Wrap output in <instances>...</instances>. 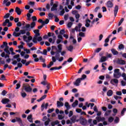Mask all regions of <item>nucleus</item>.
<instances>
[{
    "mask_svg": "<svg viewBox=\"0 0 126 126\" xmlns=\"http://www.w3.org/2000/svg\"><path fill=\"white\" fill-rule=\"evenodd\" d=\"M38 22L41 23V24H48L50 22V20L49 19H46L45 21H43V20L39 19L38 20Z\"/></svg>",
    "mask_w": 126,
    "mask_h": 126,
    "instance_id": "obj_3",
    "label": "nucleus"
},
{
    "mask_svg": "<svg viewBox=\"0 0 126 126\" xmlns=\"http://www.w3.org/2000/svg\"><path fill=\"white\" fill-rule=\"evenodd\" d=\"M96 121H97L98 123H100V122H104V121H106V118L104 117H101L100 116H97L95 118Z\"/></svg>",
    "mask_w": 126,
    "mask_h": 126,
    "instance_id": "obj_6",
    "label": "nucleus"
},
{
    "mask_svg": "<svg viewBox=\"0 0 126 126\" xmlns=\"http://www.w3.org/2000/svg\"><path fill=\"white\" fill-rule=\"evenodd\" d=\"M121 73H114V77L115 78H120L121 77Z\"/></svg>",
    "mask_w": 126,
    "mask_h": 126,
    "instance_id": "obj_19",
    "label": "nucleus"
},
{
    "mask_svg": "<svg viewBox=\"0 0 126 126\" xmlns=\"http://www.w3.org/2000/svg\"><path fill=\"white\" fill-rule=\"evenodd\" d=\"M22 87L23 90H24L27 93H31L32 92V88L28 85V84H23Z\"/></svg>",
    "mask_w": 126,
    "mask_h": 126,
    "instance_id": "obj_1",
    "label": "nucleus"
},
{
    "mask_svg": "<svg viewBox=\"0 0 126 126\" xmlns=\"http://www.w3.org/2000/svg\"><path fill=\"white\" fill-rule=\"evenodd\" d=\"M21 35V33L20 32L16 33V32H14L13 33V36H14L15 37H19Z\"/></svg>",
    "mask_w": 126,
    "mask_h": 126,
    "instance_id": "obj_32",
    "label": "nucleus"
},
{
    "mask_svg": "<svg viewBox=\"0 0 126 126\" xmlns=\"http://www.w3.org/2000/svg\"><path fill=\"white\" fill-rule=\"evenodd\" d=\"M16 120L17 122L19 123V124H21V125H22V120H21V118H19V117H16Z\"/></svg>",
    "mask_w": 126,
    "mask_h": 126,
    "instance_id": "obj_37",
    "label": "nucleus"
},
{
    "mask_svg": "<svg viewBox=\"0 0 126 126\" xmlns=\"http://www.w3.org/2000/svg\"><path fill=\"white\" fill-rule=\"evenodd\" d=\"M60 52H56L55 57H54L56 60H59L60 59Z\"/></svg>",
    "mask_w": 126,
    "mask_h": 126,
    "instance_id": "obj_34",
    "label": "nucleus"
},
{
    "mask_svg": "<svg viewBox=\"0 0 126 126\" xmlns=\"http://www.w3.org/2000/svg\"><path fill=\"white\" fill-rule=\"evenodd\" d=\"M10 16V13H7L6 15L4 16V18H8Z\"/></svg>",
    "mask_w": 126,
    "mask_h": 126,
    "instance_id": "obj_63",
    "label": "nucleus"
},
{
    "mask_svg": "<svg viewBox=\"0 0 126 126\" xmlns=\"http://www.w3.org/2000/svg\"><path fill=\"white\" fill-rule=\"evenodd\" d=\"M77 105H78V100H75V101L72 104V107H73V108H75V107H76V106H77Z\"/></svg>",
    "mask_w": 126,
    "mask_h": 126,
    "instance_id": "obj_25",
    "label": "nucleus"
},
{
    "mask_svg": "<svg viewBox=\"0 0 126 126\" xmlns=\"http://www.w3.org/2000/svg\"><path fill=\"white\" fill-rule=\"evenodd\" d=\"M118 11H119V6L116 5L114 7V10L115 17L117 16V14H118Z\"/></svg>",
    "mask_w": 126,
    "mask_h": 126,
    "instance_id": "obj_9",
    "label": "nucleus"
},
{
    "mask_svg": "<svg viewBox=\"0 0 126 126\" xmlns=\"http://www.w3.org/2000/svg\"><path fill=\"white\" fill-rule=\"evenodd\" d=\"M85 26L86 27H89V26H90V27H93V25H92L90 26V24L87 22H86Z\"/></svg>",
    "mask_w": 126,
    "mask_h": 126,
    "instance_id": "obj_49",
    "label": "nucleus"
},
{
    "mask_svg": "<svg viewBox=\"0 0 126 126\" xmlns=\"http://www.w3.org/2000/svg\"><path fill=\"white\" fill-rule=\"evenodd\" d=\"M64 106L66 108V110H69L70 109V105H69V103L68 102H65Z\"/></svg>",
    "mask_w": 126,
    "mask_h": 126,
    "instance_id": "obj_28",
    "label": "nucleus"
},
{
    "mask_svg": "<svg viewBox=\"0 0 126 126\" xmlns=\"http://www.w3.org/2000/svg\"><path fill=\"white\" fill-rule=\"evenodd\" d=\"M61 68H63V66H60L59 67L55 66V67H51L50 69V70H59L61 69Z\"/></svg>",
    "mask_w": 126,
    "mask_h": 126,
    "instance_id": "obj_14",
    "label": "nucleus"
},
{
    "mask_svg": "<svg viewBox=\"0 0 126 126\" xmlns=\"http://www.w3.org/2000/svg\"><path fill=\"white\" fill-rule=\"evenodd\" d=\"M21 95L23 98H25L26 96H27V94L26 93L24 92L23 91V90H22V91L21 92Z\"/></svg>",
    "mask_w": 126,
    "mask_h": 126,
    "instance_id": "obj_27",
    "label": "nucleus"
},
{
    "mask_svg": "<svg viewBox=\"0 0 126 126\" xmlns=\"http://www.w3.org/2000/svg\"><path fill=\"white\" fill-rule=\"evenodd\" d=\"M79 36H80V37H85V33L83 32H80L79 33Z\"/></svg>",
    "mask_w": 126,
    "mask_h": 126,
    "instance_id": "obj_42",
    "label": "nucleus"
},
{
    "mask_svg": "<svg viewBox=\"0 0 126 126\" xmlns=\"http://www.w3.org/2000/svg\"><path fill=\"white\" fill-rule=\"evenodd\" d=\"M20 83H21V82L19 81V83H17L16 85V89H19L20 88V87L21 86V85H20Z\"/></svg>",
    "mask_w": 126,
    "mask_h": 126,
    "instance_id": "obj_39",
    "label": "nucleus"
},
{
    "mask_svg": "<svg viewBox=\"0 0 126 126\" xmlns=\"http://www.w3.org/2000/svg\"><path fill=\"white\" fill-rule=\"evenodd\" d=\"M120 121V118L118 117H116V119L114 120V123L115 124H118Z\"/></svg>",
    "mask_w": 126,
    "mask_h": 126,
    "instance_id": "obj_43",
    "label": "nucleus"
},
{
    "mask_svg": "<svg viewBox=\"0 0 126 126\" xmlns=\"http://www.w3.org/2000/svg\"><path fill=\"white\" fill-rule=\"evenodd\" d=\"M2 104H3L4 105H5L6 104H8V103H9V102H10V100H9V99L8 98H3L1 101Z\"/></svg>",
    "mask_w": 126,
    "mask_h": 126,
    "instance_id": "obj_7",
    "label": "nucleus"
},
{
    "mask_svg": "<svg viewBox=\"0 0 126 126\" xmlns=\"http://www.w3.org/2000/svg\"><path fill=\"white\" fill-rule=\"evenodd\" d=\"M110 83L112 84V85H115V84H118L119 83V80H118V79H112L110 81Z\"/></svg>",
    "mask_w": 126,
    "mask_h": 126,
    "instance_id": "obj_8",
    "label": "nucleus"
},
{
    "mask_svg": "<svg viewBox=\"0 0 126 126\" xmlns=\"http://www.w3.org/2000/svg\"><path fill=\"white\" fill-rule=\"evenodd\" d=\"M118 49H119V50H124V49H125V45H124L123 44L119 45L118 46Z\"/></svg>",
    "mask_w": 126,
    "mask_h": 126,
    "instance_id": "obj_36",
    "label": "nucleus"
},
{
    "mask_svg": "<svg viewBox=\"0 0 126 126\" xmlns=\"http://www.w3.org/2000/svg\"><path fill=\"white\" fill-rule=\"evenodd\" d=\"M70 120L71 121V122L72 124H74V123L76 122V117L75 116H73L71 118Z\"/></svg>",
    "mask_w": 126,
    "mask_h": 126,
    "instance_id": "obj_21",
    "label": "nucleus"
},
{
    "mask_svg": "<svg viewBox=\"0 0 126 126\" xmlns=\"http://www.w3.org/2000/svg\"><path fill=\"white\" fill-rule=\"evenodd\" d=\"M20 57V55L18 54L13 56V59H18Z\"/></svg>",
    "mask_w": 126,
    "mask_h": 126,
    "instance_id": "obj_64",
    "label": "nucleus"
},
{
    "mask_svg": "<svg viewBox=\"0 0 126 126\" xmlns=\"http://www.w3.org/2000/svg\"><path fill=\"white\" fill-rule=\"evenodd\" d=\"M46 97H47V95L45 94V95H43L41 98L37 99V101L41 102V101H43V100H44V99H46Z\"/></svg>",
    "mask_w": 126,
    "mask_h": 126,
    "instance_id": "obj_23",
    "label": "nucleus"
},
{
    "mask_svg": "<svg viewBox=\"0 0 126 126\" xmlns=\"http://www.w3.org/2000/svg\"><path fill=\"white\" fill-rule=\"evenodd\" d=\"M81 83V79L79 78L76 80L75 82H73L74 85L75 86H79V84Z\"/></svg>",
    "mask_w": 126,
    "mask_h": 126,
    "instance_id": "obj_5",
    "label": "nucleus"
},
{
    "mask_svg": "<svg viewBox=\"0 0 126 126\" xmlns=\"http://www.w3.org/2000/svg\"><path fill=\"white\" fill-rule=\"evenodd\" d=\"M59 124H60V121H58V120H56L55 121H53L51 123V126H55L57 125H59Z\"/></svg>",
    "mask_w": 126,
    "mask_h": 126,
    "instance_id": "obj_24",
    "label": "nucleus"
},
{
    "mask_svg": "<svg viewBox=\"0 0 126 126\" xmlns=\"http://www.w3.org/2000/svg\"><path fill=\"white\" fill-rule=\"evenodd\" d=\"M20 33H21V34H25V33H26V30H20Z\"/></svg>",
    "mask_w": 126,
    "mask_h": 126,
    "instance_id": "obj_51",
    "label": "nucleus"
},
{
    "mask_svg": "<svg viewBox=\"0 0 126 126\" xmlns=\"http://www.w3.org/2000/svg\"><path fill=\"white\" fill-rule=\"evenodd\" d=\"M64 12H65L64 9H63L62 11H61L60 15H61V16H63V15L64 14Z\"/></svg>",
    "mask_w": 126,
    "mask_h": 126,
    "instance_id": "obj_57",
    "label": "nucleus"
},
{
    "mask_svg": "<svg viewBox=\"0 0 126 126\" xmlns=\"http://www.w3.org/2000/svg\"><path fill=\"white\" fill-rule=\"evenodd\" d=\"M52 61L50 62V63L47 65V68H50V67H51L52 65H54V63H56V60L55 57H52Z\"/></svg>",
    "mask_w": 126,
    "mask_h": 126,
    "instance_id": "obj_2",
    "label": "nucleus"
},
{
    "mask_svg": "<svg viewBox=\"0 0 126 126\" xmlns=\"http://www.w3.org/2000/svg\"><path fill=\"white\" fill-rule=\"evenodd\" d=\"M121 85L122 86H126V82L125 81L122 80L121 81Z\"/></svg>",
    "mask_w": 126,
    "mask_h": 126,
    "instance_id": "obj_58",
    "label": "nucleus"
},
{
    "mask_svg": "<svg viewBox=\"0 0 126 126\" xmlns=\"http://www.w3.org/2000/svg\"><path fill=\"white\" fill-rule=\"evenodd\" d=\"M102 50V48H98L95 50V53H99L101 50Z\"/></svg>",
    "mask_w": 126,
    "mask_h": 126,
    "instance_id": "obj_62",
    "label": "nucleus"
},
{
    "mask_svg": "<svg viewBox=\"0 0 126 126\" xmlns=\"http://www.w3.org/2000/svg\"><path fill=\"white\" fill-rule=\"evenodd\" d=\"M107 95L109 97L112 96L113 95V91L109 90L107 93Z\"/></svg>",
    "mask_w": 126,
    "mask_h": 126,
    "instance_id": "obj_29",
    "label": "nucleus"
},
{
    "mask_svg": "<svg viewBox=\"0 0 126 126\" xmlns=\"http://www.w3.org/2000/svg\"><path fill=\"white\" fill-rule=\"evenodd\" d=\"M67 51H69V52H72L73 50V46L72 45H70L69 47H66Z\"/></svg>",
    "mask_w": 126,
    "mask_h": 126,
    "instance_id": "obj_30",
    "label": "nucleus"
},
{
    "mask_svg": "<svg viewBox=\"0 0 126 126\" xmlns=\"http://www.w3.org/2000/svg\"><path fill=\"white\" fill-rule=\"evenodd\" d=\"M54 18H55V21L56 22H59L60 21V19L57 16H55Z\"/></svg>",
    "mask_w": 126,
    "mask_h": 126,
    "instance_id": "obj_59",
    "label": "nucleus"
},
{
    "mask_svg": "<svg viewBox=\"0 0 126 126\" xmlns=\"http://www.w3.org/2000/svg\"><path fill=\"white\" fill-rule=\"evenodd\" d=\"M125 112H126V108H123V109L121 111V115L122 116H124V115H125Z\"/></svg>",
    "mask_w": 126,
    "mask_h": 126,
    "instance_id": "obj_50",
    "label": "nucleus"
},
{
    "mask_svg": "<svg viewBox=\"0 0 126 126\" xmlns=\"http://www.w3.org/2000/svg\"><path fill=\"white\" fill-rule=\"evenodd\" d=\"M54 111H55V109H54V108L49 109L47 111V113H48V114H51V113L54 112Z\"/></svg>",
    "mask_w": 126,
    "mask_h": 126,
    "instance_id": "obj_48",
    "label": "nucleus"
},
{
    "mask_svg": "<svg viewBox=\"0 0 126 126\" xmlns=\"http://www.w3.org/2000/svg\"><path fill=\"white\" fill-rule=\"evenodd\" d=\"M32 21L33 22H34V21H37V17L36 16H32Z\"/></svg>",
    "mask_w": 126,
    "mask_h": 126,
    "instance_id": "obj_53",
    "label": "nucleus"
},
{
    "mask_svg": "<svg viewBox=\"0 0 126 126\" xmlns=\"http://www.w3.org/2000/svg\"><path fill=\"white\" fill-rule=\"evenodd\" d=\"M35 26H36V23L35 22H32L31 23L30 29H33V28H35Z\"/></svg>",
    "mask_w": 126,
    "mask_h": 126,
    "instance_id": "obj_20",
    "label": "nucleus"
},
{
    "mask_svg": "<svg viewBox=\"0 0 126 126\" xmlns=\"http://www.w3.org/2000/svg\"><path fill=\"white\" fill-rule=\"evenodd\" d=\"M9 21V19H6L5 21L3 23L2 26H6V24L7 23H8Z\"/></svg>",
    "mask_w": 126,
    "mask_h": 126,
    "instance_id": "obj_38",
    "label": "nucleus"
},
{
    "mask_svg": "<svg viewBox=\"0 0 126 126\" xmlns=\"http://www.w3.org/2000/svg\"><path fill=\"white\" fill-rule=\"evenodd\" d=\"M106 6L108 8H112L114 6V3L111 0H108L106 3Z\"/></svg>",
    "mask_w": 126,
    "mask_h": 126,
    "instance_id": "obj_4",
    "label": "nucleus"
},
{
    "mask_svg": "<svg viewBox=\"0 0 126 126\" xmlns=\"http://www.w3.org/2000/svg\"><path fill=\"white\" fill-rule=\"evenodd\" d=\"M86 77H87V76L85 74H83L82 75V77L80 78L81 80H84V79H85V78H86Z\"/></svg>",
    "mask_w": 126,
    "mask_h": 126,
    "instance_id": "obj_44",
    "label": "nucleus"
},
{
    "mask_svg": "<svg viewBox=\"0 0 126 126\" xmlns=\"http://www.w3.org/2000/svg\"><path fill=\"white\" fill-rule=\"evenodd\" d=\"M124 19L123 18H122L121 19V20L120 21V22H119L118 26H121L122 25V23H123V22H124Z\"/></svg>",
    "mask_w": 126,
    "mask_h": 126,
    "instance_id": "obj_46",
    "label": "nucleus"
},
{
    "mask_svg": "<svg viewBox=\"0 0 126 126\" xmlns=\"http://www.w3.org/2000/svg\"><path fill=\"white\" fill-rule=\"evenodd\" d=\"M15 11H16V13L18 14V15H20L21 14V12H22V10L20 9V8L18 7H16Z\"/></svg>",
    "mask_w": 126,
    "mask_h": 126,
    "instance_id": "obj_10",
    "label": "nucleus"
},
{
    "mask_svg": "<svg viewBox=\"0 0 126 126\" xmlns=\"http://www.w3.org/2000/svg\"><path fill=\"white\" fill-rule=\"evenodd\" d=\"M112 122H114V118L113 117H110L108 118V123H112Z\"/></svg>",
    "mask_w": 126,
    "mask_h": 126,
    "instance_id": "obj_41",
    "label": "nucleus"
},
{
    "mask_svg": "<svg viewBox=\"0 0 126 126\" xmlns=\"http://www.w3.org/2000/svg\"><path fill=\"white\" fill-rule=\"evenodd\" d=\"M34 33L35 34L34 36H40V31L39 30H35L33 31Z\"/></svg>",
    "mask_w": 126,
    "mask_h": 126,
    "instance_id": "obj_22",
    "label": "nucleus"
},
{
    "mask_svg": "<svg viewBox=\"0 0 126 126\" xmlns=\"http://www.w3.org/2000/svg\"><path fill=\"white\" fill-rule=\"evenodd\" d=\"M31 63H32V61H29L28 62L26 63L25 64L26 66H28V65H29Z\"/></svg>",
    "mask_w": 126,
    "mask_h": 126,
    "instance_id": "obj_56",
    "label": "nucleus"
},
{
    "mask_svg": "<svg viewBox=\"0 0 126 126\" xmlns=\"http://www.w3.org/2000/svg\"><path fill=\"white\" fill-rule=\"evenodd\" d=\"M76 113H81L82 112V110L80 108H77L76 109Z\"/></svg>",
    "mask_w": 126,
    "mask_h": 126,
    "instance_id": "obj_60",
    "label": "nucleus"
},
{
    "mask_svg": "<svg viewBox=\"0 0 126 126\" xmlns=\"http://www.w3.org/2000/svg\"><path fill=\"white\" fill-rule=\"evenodd\" d=\"M39 61H41L42 63H45L46 62L45 59H43V56H40L39 57Z\"/></svg>",
    "mask_w": 126,
    "mask_h": 126,
    "instance_id": "obj_47",
    "label": "nucleus"
},
{
    "mask_svg": "<svg viewBox=\"0 0 126 126\" xmlns=\"http://www.w3.org/2000/svg\"><path fill=\"white\" fill-rule=\"evenodd\" d=\"M118 63L119 64H121L122 65H124V64H126V61L122 59H118Z\"/></svg>",
    "mask_w": 126,
    "mask_h": 126,
    "instance_id": "obj_11",
    "label": "nucleus"
},
{
    "mask_svg": "<svg viewBox=\"0 0 126 126\" xmlns=\"http://www.w3.org/2000/svg\"><path fill=\"white\" fill-rule=\"evenodd\" d=\"M63 45L62 44H59L58 45V50L57 51L58 53H62V50H63Z\"/></svg>",
    "mask_w": 126,
    "mask_h": 126,
    "instance_id": "obj_17",
    "label": "nucleus"
},
{
    "mask_svg": "<svg viewBox=\"0 0 126 126\" xmlns=\"http://www.w3.org/2000/svg\"><path fill=\"white\" fill-rule=\"evenodd\" d=\"M58 7V4L54 3L52 6V7L51 9V11H55V10H58V9L57 8Z\"/></svg>",
    "mask_w": 126,
    "mask_h": 126,
    "instance_id": "obj_12",
    "label": "nucleus"
},
{
    "mask_svg": "<svg viewBox=\"0 0 126 126\" xmlns=\"http://www.w3.org/2000/svg\"><path fill=\"white\" fill-rule=\"evenodd\" d=\"M48 53V51H47V50L44 49L43 50V52H42V55H44V56H47V53Z\"/></svg>",
    "mask_w": 126,
    "mask_h": 126,
    "instance_id": "obj_55",
    "label": "nucleus"
},
{
    "mask_svg": "<svg viewBox=\"0 0 126 126\" xmlns=\"http://www.w3.org/2000/svg\"><path fill=\"white\" fill-rule=\"evenodd\" d=\"M37 37H38V36L34 35V36L33 37V38L32 39V42H33L35 44H37V41H38Z\"/></svg>",
    "mask_w": 126,
    "mask_h": 126,
    "instance_id": "obj_35",
    "label": "nucleus"
},
{
    "mask_svg": "<svg viewBox=\"0 0 126 126\" xmlns=\"http://www.w3.org/2000/svg\"><path fill=\"white\" fill-rule=\"evenodd\" d=\"M9 47L6 46V47H5V48L4 49V51L8 55H10V52H9Z\"/></svg>",
    "mask_w": 126,
    "mask_h": 126,
    "instance_id": "obj_26",
    "label": "nucleus"
},
{
    "mask_svg": "<svg viewBox=\"0 0 126 126\" xmlns=\"http://www.w3.org/2000/svg\"><path fill=\"white\" fill-rule=\"evenodd\" d=\"M57 107L60 108V107H63V103L59 101H57Z\"/></svg>",
    "mask_w": 126,
    "mask_h": 126,
    "instance_id": "obj_18",
    "label": "nucleus"
},
{
    "mask_svg": "<svg viewBox=\"0 0 126 126\" xmlns=\"http://www.w3.org/2000/svg\"><path fill=\"white\" fill-rule=\"evenodd\" d=\"M111 51L114 56H116L119 54V52L117 51V50L114 48L111 49Z\"/></svg>",
    "mask_w": 126,
    "mask_h": 126,
    "instance_id": "obj_15",
    "label": "nucleus"
},
{
    "mask_svg": "<svg viewBox=\"0 0 126 126\" xmlns=\"http://www.w3.org/2000/svg\"><path fill=\"white\" fill-rule=\"evenodd\" d=\"M107 61V57L105 56L101 57V58L100 59L101 63H104V62H106Z\"/></svg>",
    "mask_w": 126,
    "mask_h": 126,
    "instance_id": "obj_33",
    "label": "nucleus"
},
{
    "mask_svg": "<svg viewBox=\"0 0 126 126\" xmlns=\"http://www.w3.org/2000/svg\"><path fill=\"white\" fill-rule=\"evenodd\" d=\"M23 29H25L27 31H31V29H30V24H26L25 26L23 27Z\"/></svg>",
    "mask_w": 126,
    "mask_h": 126,
    "instance_id": "obj_13",
    "label": "nucleus"
},
{
    "mask_svg": "<svg viewBox=\"0 0 126 126\" xmlns=\"http://www.w3.org/2000/svg\"><path fill=\"white\" fill-rule=\"evenodd\" d=\"M7 93V92H6L5 90H3L1 94V95H2L3 96H4Z\"/></svg>",
    "mask_w": 126,
    "mask_h": 126,
    "instance_id": "obj_61",
    "label": "nucleus"
},
{
    "mask_svg": "<svg viewBox=\"0 0 126 126\" xmlns=\"http://www.w3.org/2000/svg\"><path fill=\"white\" fill-rule=\"evenodd\" d=\"M32 114H30L27 117V120L29 121V122H30V123H33V119H32Z\"/></svg>",
    "mask_w": 126,
    "mask_h": 126,
    "instance_id": "obj_16",
    "label": "nucleus"
},
{
    "mask_svg": "<svg viewBox=\"0 0 126 126\" xmlns=\"http://www.w3.org/2000/svg\"><path fill=\"white\" fill-rule=\"evenodd\" d=\"M27 16L28 17L27 20H29V21H30L31 20V19H30V17H31V14L29 13H28L27 14Z\"/></svg>",
    "mask_w": 126,
    "mask_h": 126,
    "instance_id": "obj_45",
    "label": "nucleus"
},
{
    "mask_svg": "<svg viewBox=\"0 0 126 126\" xmlns=\"http://www.w3.org/2000/svg\"><path fill=\"white\" fill-rule=\"evenodd\" d=\"M50 122H51V120H50V118L48 119V120L45 121L44 123L45 126H47L50 124Z\"/></svg>",
    "mask_w": 126,
    "mask_h": 126,
    "instance_id": "obj_40",
    "label": "nucleus"
},
{
    "mask_svg": "<svg viewBox=\"0 0 126 126\" xmlns=\"http://www.w3.org/2000/svg\"><path fill=\"white\" fill-rule=\"evenodd\" d=\"M64 33H65L64 30H62L60 32V35H63Z\"/></svg>",
    "mask_w": 126,
    "mask_h": 126,
    "instance_id": "obj_54",
    "label": "nucleus"
},
{
    "mask_svg": "<svg viewBox=\"0 0 126 126\" xmlns=\"http://www.w3.org/2000/svg\"><path fill=\"white\" fill-rule=\"evenodd\" d=\"M80 123L82 126H86V124H87V123L86 122V120H81L80 121Z\"/></svg>",
    "mask_w": 126,
    "mask_h": 126,
    "instance_id": "obj_31",
    "label": "nucleus"
},
{
    "mask_svg": "<svg viewBox=\"0 0 126 126\" xmlns=\"http://www.w3.org/2000/svg\"><path fill=\"white\" fill-rule=\"evenodd\" d=\"M67 26L68 28H71V26H72V22H69L67 25Z\"/></svg>",
    "mask_w": 126,
    "mask_h": 126,
    "instance_id": "obj_52",
    "label": "nucleus"
}]
</instances>
